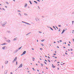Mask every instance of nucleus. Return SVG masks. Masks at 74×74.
I'll return each instance as SVG.
<instances>
[{"mask_svg": "<svg viewBox=\"0 0 74 74\" xmlns=\"http://www.w3.org/2000/svg\"><path fill=\"white\" fill-rule=\"evenodd\" d=\"M66 29H63V31L61 33V34H63V33H64V32H65V31H66Z\"/></svg>", "mask_w": 74, "mask_h": 74, "instance_id": "f257e3e1", "label": "nucleus"}, {"mask_svg": "<svg viewBox=\"0 0 74 74\" xmlns=\"http://www.w3.org/2000/svg\"><path fill=\"white\" fill-rule=\"evenodd\" d=\"M2 49H7V47L5 46L3 47L2 48Z\"/></svg>", "mask_w": 74, "mask_h": 74, "instance_id": "f03ea898", "label": "nucleus"}, {"mask_svg": "<svg viewBox=\"0 0 74 74\" xmlns=\"http://www.w3.org/2000/svg\"><path fill=\"white\" fill-rule=\"evenodd\" d=\"M25 53H26V51H24L21 55H24V54H25Z\"/></svg>", "mask_w": 74, "mask_h": 74, "instance_id": "7ed1b4c3", "label": "nucleus"}, {"mask_svg": "<svg viewBox=\"0 0 74 74\" xmlns=\"http://www.w3.org/2000/svg\"><path fill=\"white\" fill-rule=\"evenodd\" d=\"M22 67V64H21L20 65L18 68H21V67Z\"/></svg>", "mask_w": 74, "mask_h": 74, "instance_id": "20e7f679", "label": "nucleus"}, {"mask_svg": "<svg viewBox=\"0 0 74 74\" xmlns=\"http://www.w3.org/2000/svg\"><path fill=\"white\" fill-rule=\"evenodd\" d=\"M17 59V57H15V58L14 59V61H16V60Z\"/></svg>", "mask_w": 74, "mask_h": 74, "instance_id": "39448f33", "label": "nucleus"}, {"mask_svg": "<svg viewBox=\"0 0 74 74\" xmlns=\"http://www.w3.org/2000/svg\"><path fill=\"white\" fill-rule=\"evenodd\" d=\"M7 43H3V44H2L1 45H7Z\"/></svg>", "mask_w": 74, "mask_h": 74, "instance_id": "423d86ee", "label": "nucleus"}, {"mask_svg": "<svg viewBox=\"0 0 74 74\" xmlns=\"http://www.w3.org/2000/svg\"><path fill=\"white\" fill-rule=\"evenodd\" d=\"M17 39H18V38H16L13 39V40L14 41H15V40H17Z\"/></svg>", "mask_w": 74, "mask_h": 74, "instance_id": "0eeeda50", "label": "nucleus"}, {"mask_svg": "<svg viewBox=\"0 0 74 74\" xmlns=\"http://www.w3.org/2000/svg\"><path fill=\"white\" fill-rule=\"evenodd\" d=\"M27 5V3L25 4V7H26Z\"/></svg>", "mask_w": 74, "mask_h": 74, "instance_id": "6e6552de", "label": "nucleus"}, {"mask_svg": "<svg viewBox=\"0 0 74 74\" xmlns=\"http://www.w3.org/2000/svg\"><path fill=\"white\" fill-rule=\"evenodd\" d=\"M52 67H53V68H55V67H56V66L53 65V64H52Z\"/></svg>", "mask_w": 74, "mask_h": 74, "instance_id": "1a4fd4ad", "label": "nucleus"}, {"mask_svg": "<svg viewBox=\"0 0 74 74\" xmlns=\"http://www.w3.org/2000/svg\"><path fill=\"white\" fill-rule=\"evenodd\" d=\"M8 61H5V64H7L8 63Z\"/></svg>", "mask_w": 74, "mask_h": 74, "instance_id": "9d476101", "label": "nucleus"}, {"mask_svg": "<svg viewBox=\"0 0 74 74\" xmlns=\"http://www.w3.org/2000/svg\"><path fill=\"white\" fill-rule=\"evenodd\" d=\"M6 22H5V23H3V24H2L3 25H5L6 23Z\"/></svg>", "mask_w": 74, "mask_h": 74, "instance_id": "9b49d317", "label": "nucleus"}, {"mask_svg": "<svg viewBox=\"0 0 74 74\" xmlns=\"http://www.w3.org/2000/svg\"><path fill=\"white\" fill-rule=\"evenodd\" d=\"M7 42H11V41L10 40H7Z\"/></svg>", "mask_w": 74, "mask_h": 74, "instance_id": "f8f14e48", "label": "nucleus"}, {"mask_svg": "<svg viewBox=\"0 0 74 74\" xmlns=\"http://www.w3.org/2000/svg\"><path fill=\"white\" fill-rule=\"evenodd\" d=\"M41 45H42V46L43 47H44V44L42 43L41 44Z\"/></svg>", "mask_w": 74, "mask_h": 74, "instance_id": "ddd939ff", "label": "nucleus"}, {"mask_svg": "<svg viewBox=\"0 0 74 74\" xmlns=\"http://www.w3.org/2000/svg\"><path fill=\"white\" fill-rule=\"evenodd\" d=\"M36 21H38L39 20V19L37 18H36Z\"/></svg>", "mask_w": 74, "mask_h": 74, "instance_id": "4468645a", "label": "nucleus"}, {"mask_svg": "<svg viewBox=\"0 0 74 74\" xmlns=\"http://www.w3.org/2000/svg\"><path fill=\"white\" fill-rule=\"evenodd\" d=\"M33 59V61H34V60H35V58H32Z\"/></svg>", "mask_w": 74, "mask_h": 74, "instance_id": "2eb2a0df", "label": "nucleus"}, {"mask_svg": "<svg viewBox=\"0 0 74 74\" xmlns=\"http://www.w3.org/2000/svg\"><path fill=\"white\" fill-rule=\"evenodd\" d=\"M21 48H22V47H19V48H18V49H21Z\"/></svg>", "mask_w": 74, "mask_h": 74, "instance_id": "dca6fc26", "label": "nucleus"}, {"mask_svg": "<svg viewBox=\"0 0 74 74\" xmlns=\"http://www.w3.org/2000/svg\"><path fill=\"white\" fill-rule=\"evenodd\" d=\"M48 61L49 62V63H50V62H51V61H50V60H48Z\"/></svg>", "mask_w": 74, "mask_h": 74, "instance_id": "f3484780", "label": "nucleus"}, {"mask_svg": "<svg viewBox=\"0 0 74 74\" xmlns=\"http://www.w3.org/2000/svg\"><path fill=\"white\" fill-rule=\"evenodd\" d=\"M26 23V24H27V25H30V24L27 23Z\"/></svg>", "mask_w": 74, "mask_h": 74, "instance_id": "a211bd4d", "label": "nucleus"}, {"mask_svg": "<svg viewBox=\"0 0 74 74\" xmlns=\"http://www.w3.org/2000/svg\"><path fill=\"white\" fill-rule=\"evenodd\" d=\"M41 66L42 67V66H43V64H41Z\"/></svg>", "mask_w": 74, "mask_h": 74, "instance_id": "6ab92c4d", "label": "nucleus"}, {"mask_svg": "<svg viewBox=\"0 0 74 74\" xmlns=\"http://www.w3.org/2000/svg\"><path fill=\"white\" fill-rule=\"evenodd\" d=\"M60 28L58 30V32H60Z\"/></svg>", "mask_w": 74, "mask_h": 74, "instance_id": "aec40b11", "label": "nucleus"}, {"mask_svg": "<svg viewBox=\"0 0 74 74\" xmlns=\"http://www.w3.org/2000/svg\"><path fill=\"white\" fill-rule=\"evenodd\" d=\"M29 2H30V3L31 4H32V3L31 2V1H29Z\"/></svg>", "mask_w": 74, "mask_h": 74, "instance_id": "412c9836", "label": "nucleus"}, {"mask_svg": "<svg viewBox=\"0 0 74 74\" xmlns=\"http://www.w3.org/2000/svg\"><path fill=\"white\" fill-rule=\"evenodd\" d=\"M50 28L52 30H53V29H52V28L51 27H50Z\"/></svg>", "mask_w": 74, "mask_h": 74, "instance_id": "4be33fe9", "label": "nucleus"}, {"mask_svg": "<svg viewBox=\"0 0 74 74\" xmlns=\"http://www.w3.org/2000/svg\"><path fill=\"white\" fill-rule=\"evenodd\" d=\"M34 2H35V3H36V4H37V2L36 1H34Z\"/></svg>", "mask_w": 74, "mask_h": 74, "instance_id": "5701e85b", "label": "nucleus"}, {"mask_svg": "<svg viewBox=\"0 0 74 74\" xmlns=\"http://www.w3.org/2000/svg\"><path fill=\"white\" fill-rule=\"evenodd\" d=\"M59 27H61V25H58Z\"/></svg>", "mask_w": 74, "mask_h": 74, "instance_id": "b1692460", "label": "nucleus"}, {"mask_svg": "<svg viewBox=\"0 0 74 74\" xmlns=\"http://www.w3.org/2000/svg\"><path fill=\"white\" fill-rule=\"evenodd\" d=\"M44 41V40H42L41 41L43 42V41Z\"/></svg>", "mask_w": 74, "mask_h": 74, "instance_id": "393cba45", "label": "nucleus"}, {"mask_svg": "<svg viewBox=\"0 0 74 74\" xmlns=\"http://www.w3.org/2000/svg\"><path fill=\"white\" fill-rule=\"evenodd\" d=\"M72 22L73 24V23H74V21H72Z\"/></svg>", "mask_w": 74, "mask_h": 74, "instance_id": "a878e982", "label": "nucleus"}, {"mask_svg": "<svg viewBox=\"0 0 74 74\" xmlns=\"http://www.w3.org/2000/svg\"><path fill=\"white\" fill-rule=\"evenodd\" d=\"M65 53L66 55H67V53L65 52Z\"/></svg>", "mask_w": 74, "mask_h": 74, "instance_id": "bb28decb", "label": "nucleus"}, {"mask_svg": "<svg viewBox=\"0 0 74 74\" xmlns=\"http://www.w3.org/2000/svg\"><path fill=\"white\" fill-rule=\"evenodd\" d=\"M32 69H33V70H34V71H35V70L34 69L32 68Z\"/></svg>", "mask_w": 74, "mask_h": 74, "instance_id": "cd10ccee", "label": "nucleus"}, {"mask_svg": "<svg viewBox=\"0 0 74 74\" xmlns=\"http://www.w3.org/2000/svg\"><path fill=\"white\" fill-rule=\"evenodd\" d=\"M71 51H73V49H71Z\"/></svg>", "mask_w": 74, "mask_h": 74, "instance_id": "c85d7f7f", "label": "nucleus"}, {"mask_svg": "<svg viewBox=\"0 0 74 74\" xmlns=\"http://www.w3.org/2000/svg\"><path fill=\"white\" fill-rule=\"evenodd\" d=\"M7 4H9V3H8V2H6Z\"/></svg>", "mask_w": 74, "mask_h": 74, "instance_id": "c756f323", "label": "nucleus"}, {"mask_svg": "<svg viewBox=\"0 0 74 74\" xmlns=\"http://www.w3.org/2000/svg\"><path fill=\"white\" fill-rule=\"evenodd\" d=\"M32 50H34V49H33V48H32Z\"/></svg>", "mask_w": 74, "mask_h": 74, "instance_id": "7c9ffc66", "label": "nucleus"}, {"mask_svg": "<svg viewBox=\"0 0 74 74\" xmlns=\"http://www.w3.org/2000/svg\"><path fill=\"white\" fill-rule=\"evenodd\" d=\"M48 58H49V59H50V57L49 56L48 57Z\"/></svg>", "mask_w": 74, "mask_h": 74, "instance_id": "2f4dec72", "label": "nucleus"}, {"mask_svg": "<svg viewBox=\"0 0 74 74\" xmlns=\"http://www.w3.org/2000/svg\"><path fill=\"white\" fill-rule=\"evenodd\" d=\"M39 2H40V0H37Z\"/></svg>", "mask_w": 74, "mask_h": 74, "instance_id": "473e14b6", "label": "nucleus"}, {"mask_svg": "<svg viewBox=\"0 0 74 74\" xmlns=\"http://www.w3.org/2000/svg\"><path fill=\"white\" fill-rule=\"evenodd\" d=\"M18 64V63L17 62H16V65H17V64Z\"/></svg>", "mask_w": 74, "mask_h": 74, "instance_id": "72a5a7b5", "label": "nucleus"}, {"mask_svg": "<svg viewBox=\"0 0 74 74\" xmlns=\"http://www.w3.org/2000/svg\"><path fill=\"white\" fill-rule=\"evenodd\" d=\"M53 28H54L55 29V27H54V26H53Z\"/></svg>", "mask_w": 74, "mask_h": 74, "instance_id": "f704fd0d", "label": "nucleus"}, {"mask_svg": "<svg viewBox=\"0 0 74 74\" xmlns=\"http://www.w3.org/2000/svg\"><path fill=\"white\" fill-rule=\"evenodd\" d=\"M56 55V54H53L54 55Z\"/></svg>", "mask_w": 74, "mask_h": 74, "instance_id": "c9c22d12", "label": "nucleus"}, {"mask_svg": "<svg viewBox=\"0 0 74 74\" xmlns=\"http://www.w3.org/2000/svg\"><path fill=\"white\" fill-rule=\"evenodd\" d=\"M60 42H62V40H60Z\"/></svg>", "mask_w": 74, "mask_h": 74, "instance_id": "e433bc0d", "label": "nucleus"}, {"mask_svg": "<svg viewBox=\"0 0 74 74\" xmlns=\"http://www.w3.org/2000/svg\"><path fill=\"white\" fill-rule=\"evenodd\" d=\"M19 15H21V14L19 13Z\"/></svg>", "mask_w": 74, "mask_h": 74, "instance_id": "4c0bfd02", "label": "nucleus"}, {"mask_svg": "<svg viewBox=\"0 0 74 74\" xmlns=\"http://www.w3.org/2000/svg\"><path fill=\"white\" fill-rule=\"evenodd\" d=\"M45 64H47V63H46V62H45Z\"/></svg>", "mask_w": 74, "mask_h": 74, "instance_id": "58836bf2", "label": "nucleus"}, {"mask_svg": "<svg viewBox=\"0 0 74 74\" xmlns=\"http://www.w3.org/2000/svg\"><path fill=\"white\" fill-rule=\"evenodd\" d=\"M40 50H42V49L41 48H40Z\"/></svg>", "mask_w": 74, "mask_h": 74, "instance_id": "ea45409f", "label": "nucleus"}, {"mask_svg": "<svg viewBox=\"0 0 74 74\" xmlns=\"http://www.w3.org/2000/svg\"><path fill=\"white\" fill-rule=\"evenodd\" d=\"M6 73L5 72V73H7V71H6Z\"/></svg>", "mask_w": 74, "mask_h": 74, "instance_id": "a19ab883", "label": "nucleus"}, {"mask_svg": "<svg viewBox=\"0 0 74 74\" xmlns=\"http://www.w3.org/2000/svg\"><path fill=\"white\" fill-rule=\"evenodd\" d=\"M56 27L57 28V29H58V27Z\"/></svg>", "mask_w": 74, "mask_h": 74, "instance_id": "79ce46f5", "label": "nucleus"}, {"mask_svg": "<svg viewBox=\"0 0 74 74\" xmlns=\"http://www.w3.org/2000/svg\"><path fill=\"white\" fill-rule=\"evenodd\" d=\"M73 41L74 42V39H73Z\"/></svg>", "mask_w": 74, "mask_h": 74, "instance_id": "37998d69", "label": "nucleus"}, {"mask_svg": "<svg viewBox=\"0 0 74 74\" xmlns=\"http://www.w3.org/2000/svg\"><path fill=\"white\" fill-rule=\"evenodd\" d=\"M10 74H12V73L11 72V73H10Z\"/></svg>", "mask_w": 74, "mask_h": 74, "instance_id": "c03bdc74", "label": "nucleus"}, {"mask_svg": "<svg viewBox=\"0 0 74 74\" xmlns=\"http://www.w3.org/2000/svg\"><path fill=\"white\" fill-rule=\"evenodd\" d=\"M55 58H56H56H57V57H55Z\"/></svg>", "mask_w": 74, "mask_h": 74, "instance_id": "a18cd8bd", "label": "nucleus"}, {"mask_svg": "<svg viewBox=\"0 0 74 74\" xmlns=\"http://www.w3.org/2000/svg\"><path fill=\"white\" fill-rule=\"evenodd\" d=\"M69 42V43H70V44H71V42Z\"/></svg>", "mask_w": 74, "mask_h": 74, "instance_id": "49530a36", "label": "nucleus"}, {"mask_svg": "<svg viewBox=\"0 0 74 74\" xmlns=\"http://www.w3.org/2000/svg\"><path fill=\"white\" fill-rule=\"evenodd\" d=\"M40 32V31L39 32V33H41V32Z\"/></svg>", "mask_w": 74, "mask_h": 74, "instance_id": "de8ad7c7", "label": "nucleus"}, {"mask_svg": "<svg viewBox=\"0 0 74 74\" xmlns=\"http://www.w3.org/2000/svg\"><path fill=\"white\" fill-rule=\"evenodd\" d=\"M68 45H69V46H70V44H68Z\"/></svg>", "mask_w": 74, "mask_h": 74, "instance_id": "09e8293b", "label": "nucleus"}, {"mask_svg": "<svg viewBox=\"0 0 74 74\" xmlns=\"http://www.w3.org/2000/svg\"><path fill=\"white\" fill-rule=\"evenodd\" d=\"M38 8H39V9H40V7L39 6H38Z\"/></svg>", "mask_w": 74, "mask_h": 74, "instance_id": "8fccbe9b", "label": "nucleus"}, {"mask_svg": "<svg viewBox=\"0 0 74 74\" xmlns=\"http://www.w3.org/2000/svg\"><path fill=\"white\" fill-rule=\"evenodd\" d=\"M37 71H39V70H37Z\"/></svg>", "mask_w": 74, "mask_h": 74, "instance_id": "3c124183", "label": "nucleus"}, {"mask_svg": "<svg viewBox=\"0 0 74 74\" xmlns=\"http://www.w3.org/2000/svg\"><path fill=\"white\" fill-rule=\"evenodd\" d=\"M45 61H46V62H47V60H45Z\"/></svg>", "mask_w": 74, "mask_h": 74, "instance_id": "603ef678", "label": "nucleus"}, {"mask_svg": "<svg viewBox=\"0 0 74 74\" xmlns=\"http://www.w3.org/2000/svg\"><path fill=\"white\" fill-rule=\"evenodd\" d=\"M64 44H66V42H64Z\"/></svg>", "mask_w": 74, "mask_h": 74, "instance_id": "864d4df0", "label": "nucleus"}, {"mask_svg": "<svg viewBox=\"0 0 74 74\" xmlns=\"http://www.w3.org/2000/svg\"><path fill=\"white\" fill-rule=\"evenodd\" d=\"M3 10H4V8H3Z\"/></svg>", "mask_w": 74, "mask_h": 74, "instance_id": "5fc2aeb1", "label": "nucleus"}, {"mask_svg": "<svg viewBox=\"0 0 74 74\" xmlns=\"http://www.w3.org/2000/svg\"><path fill=\"white\" fill-rule=\"evenodd\" d=\"M59 68H58V70H59Z\"/></svg>", "mask_w": 74, "mask_h": 74, "instance_id": "6e6d98bb", "label": "nucleus"}, {"mask_svg": "<svg viewBox=\"0 0 74 74\" xmlns=\"http://www.w3.org/2000/svg\"><path fill=\"white\" fill-rule=\"evenodd\" d=\"M68 51H70V49H68Z\"/></svg>", "mask_w": 74, "mask_h": 74, "instance_id": "4d7b16f0", "label": "nucleus"}, {"mask_svg": "<svg viewBox=\"0 0 74 74\" xmlns=\"http://www.w3.org/2000/svg\"><path fill=\"white\" fill-rule=\"evenodd\" d=\"M57 63H59V62H57Z\"/></svg>", "mask_w": 74, "mask_h": 74, "instance_id": "13d9d810", "label": "nucleus"}, {"mask_svg": "<svg viewBox=\"0 0 74 74\" xmlns=\"http://www.w3.org/2000/svg\"><path fill=\"white\" fill-rule=\"evenodd\" d=\"M63 48H66L65 47H63Z\"/></svg>", "mask_w": 74, "mask_h": 74, "instance_id": "bf43d9fd", "label": "nucleus"}, {"mask_svg": "<svg viewBox=\"0 0 74 74\" xmlns=\"http://www.w3.org/2000/svg\"><path fill=\"white\" fill-rule=\"evenodd\" d=\"M54 43H56V42H54Z\"/></svg>", "mask_w": 74, "mask_h": 74, "instance_id": "052dcab7", "label": "nucleus"}, {"mask_svg": "<svg viewBox=\"0 0 74 74\" xmlns=\"http://www.w3.org/2000/svg\"><path fill=\"white\" fill-rule=\"evenodd\" d=\"M5 7H6V8H7V7L6 6H5Z\"/></svg>", "mask_w": 74, "mask_h": 74, "instance_id": "680f3d73", "label": "nucleus"}, {"mask_svg": "<svg viewBox=\"0 0 74 74\" xmlns=\"http://www.w3.org/2000/svg\"><path fill=\"white\" fill-rule=\"evenodd\" d=\"M53 58H55V57H54V56H53Z\"/></svg>", "mask_w": 74, "mask_h": 74, "instance_id": "e2e57ef3", "label": "nucleus"}, {"mask_svg": "<svg viewBox=\"0 0 74 74\" xmlns=\"http://www.w3.org/2000/svg\"><path fill=\"white\" fill-rule=\"evenodd\" d=\"M13 1H15V0H13Z\"/></svg>", "mask_w": 74, "mask_h": 74, "instance_id": "0e129e2a", "label": "nucleus"}, {"mask_svg": "<svg viewBox=\"0 0 74 74\" xmlns=\"http://www.w3.org/2000/svg\"><path fill=\"white\" fill-rule=\"evenodd\" d=\"M55 52L56 53V51H55Z\"/></svg>", "mask_w": 74, "mask_h": 74, "instance_id": "69168bd1", "label": "nucleus"}, {"mask_svg": "<svg viewBox=\"0 0 74 74\" xmlns=\"http://www.w3.org/2000/svg\"><path fill=\"white\" fill-rule=\"evenodd\" d=\"M36 66H38L37 64H36Z\"/></svg>", "mask_w": 74, "mask_h": 74, "instance_id": "338daca9", "label": "nucleus"}, {"mask_svg": "<svg viewBox=\"0 0 74 74\" xmlns=\"http://www.w3.org/2000/svg\"><path fill=\"white\" fill-rule=\"evenodd\" d=\"M56 61V60H55V62Z\"/></svg>", "mask_w": 74, "mask_h": 74, "instance_id": "774afa93", "label": "nucleus"}]
</instances>
